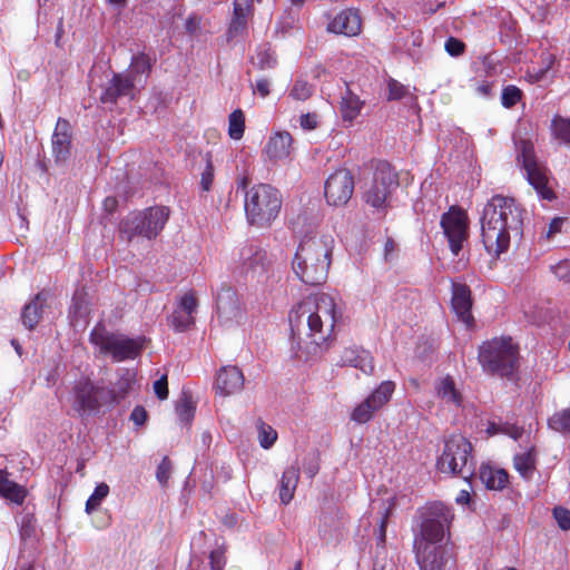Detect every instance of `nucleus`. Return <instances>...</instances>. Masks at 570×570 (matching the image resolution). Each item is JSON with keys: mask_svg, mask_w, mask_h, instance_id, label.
<instances>
[{"mask_svg": "<svg viewBox=\"0 0 570 570\" xmlns=\"http://www.w3.org/2000/svg\"><path fill=\"white\" fill-rule=\"evenodd\" d=\"M515 148L517 161L538 197L541 200H554L556 194L549 185V169L538 160L533 144L530 140L520 139L515 142Z\"/></svg>", "mask_w": 570, "mask_h": 570, "instance_id": "9d476101", "label": "nucleus"}, {"mask_svg": "<svg viewBox=\"0 0 570 570\" xmlns=\"http://www.w3.org/2000/svg\"><path fill=\"white\" fill-rule=\"evenodd\" d=\"M253 0H234L233 14L227 29V39L233 40L246 35L248 22L254 16Z\"/></svg>", "mask_w": 570, "mask_h": 570, "instance_id": "aec40b11", "label": "nucleus"}, {"mask_svg": "<svg viewBox=\"0 0 570 570\" xmlns=\"http://www.w3.org/2000/svg\"><path fill=\"white\" fill-rule=\"evenodd\" d=\"M420 532L414 539L415 559L420 570H442L451 558L443 544L453 514L442 502H432L420 512Z\"/></svg>", "mask_w": 570, "mask_h": 570, "instance_id": "f03ea898", "label": "nucleus"}, {"mask_svg": "<svg viewBox=\"0 0 570 570\" xmlns=\"http://www.w3.org/2000/svg\"><path fill=\"white\" fill-rule=\"evenodd\" d=\"M354 190V179L350 170L342 168L332 174L323 186V195L330 205L346 204Z\"/></svg>", "mask_w": 570, "mask_h": 570, "instance_id": "dca6fc26", "label": "nucleus"}, {"mask_svg": "<svg viewBox=\"0 0 570 570\" xmlns=\"http://www.w3.org/2000/svg\"><path fill=\"white\" fill-rule=\"evenodd\" d=\"M464 43L460 39L454 37L448 38L444 45L445 51L452 57H459L460 55H462L464 51Z\"/></svg>", "mask_w": 570, "mask_h": 570, "instance_id": "3c124183", "label": "nucleus"}, {"mask_svg": "<svg viewBox=\"0 0 570 570\" xmlns=\"http://www.w3.org/2000/svg\"><path fill=\"white\" fill-rule=\"evenodd\" d=\"M480 225L485 250L499 257L509 249L512 237H522L523 209L513 198L494 195L483 206Z\"/></svg>", "mask_w": 570, "mask_h": 570, "instance_id": "f257e3e1", "label": "nucleus"}, {"mask_svg": "<svg viewBox=\"0 0 570 570\" xmlns=\"http://www.w3.org/2000/svg\"><path fill=\"white\" fill-rule=\"evenodd\" d=\"M485 432L490 436L501 434V423L489 422Z\"/></svg>", "mask_w": 570, "mask_h": 570, "instance_id": "0e129e2a", "label": "nucleus"}, {"mask_svg": "<svg viewBox=\"0 0 570 570\" xmlns=\"http://www.w3.org/2000/svg\"><path fill=\"white\" fill-rule=\"evenodd\" d=\"M177 414L179 416V420L184 423H190V421L194 417L195 407L193 405V401L188 397L183 399L177 407H176Z\"/></svg>", "mask_w": 570, "mask_h": 570, "instance_id": "a18cd8bd", "label": "nucleus"}, {"mask_svg": "<svg viewBox=\"0 0 570 570\" xmlns=\"http://www.w3.org/2000/svg\"><path fill=\"white\" fill-rule=\"evenodd\" d=\"M493 83L489 81H481L476 85L475 91L479 96L488 98L492 94Z\"/></svg>", "mask_w": 570, "mask_h": 570, "instance_id": "052dcab7", "label": "nucleus"}, {"mask_svg": "<svg viewBox=\"0 0 570 570\" xmlns=\"http://www.w3.org/2000/svg\"><path fill=\"white\" fill-rule=\"evenodd\" d=\"M298 476V469L295 466H288L283 472L278 487V495L282 503L287 504L293 499L297 487Z\"/></svg>", "mask_w": 570, "mask_h": 570, "instance_id": "7c9ffc66", "label": "nucleus"}, {"mask_svg": "<svg viewBox=\"0 0 570 570\" xmlns=\"http://www.w3.org/2000/svg\"><path fill=\"white\" fill-rule=\"evenodd\" d=\"M252 62L259 69H269L276 66V57L271 48L264 45L256 49Z\"/></svg>", "mask_w": 570, "mask_h": 570, "instance_id": "c9c22d12", "label": "nucleus"}, {"mask_svg": "<svg viewBox=\"0 0 570 570\" xmlns=\"http://www.w3.org/2000/svg\"><path fill=\"white\" fill-rule=\"evenodd\" d=\"M399 187V177L387 161H379L370 183L362 186L363 199L377 214L384 215L390 207L391 194Z\"/></svg>", "mask_w": 570, "mask_h": 570, "instance_id": "1a4fd4ad", "label": "nucleus"}, {"mask_svg": "<svg viewBox=\"0 0 570 570\" xmlns=\"http://www.w3.org/2000/svg\"><path fill=\"white\" fill-rule=\"evenodd\" d=\"M214 181V166L209 157L206 158V166L202 173L200 185L202 189L209 191Z\"/></svg>", "mask_w": 570, "mask_h": 570, "instance_id": "09e8293b", "label": "nucleus"}, {"mask_svg": "<svg viewBox=\"0 0 570 570\" xmlns=\"http://www.w3.org/2000/svg\"><path fill=\"white\" fill-rule=\"evenodd\" d=\"M299 125H301L302 129H304V130L316 129L317 125H318V116H317V114H315V112H313V114L307 112V114L301 115V117H299Z\"/></svg>", "mask_w": 570, "mask_h": 570, "instance_id": "864d4df0", "label": "nucleus"}, {"mask_svg": "<svg viewBox=\"0 0 570 570\" xmlns=\"http://www.w3.org/2000/svg\"><path fill=\"white\" fill-rule=\"evenodd\" d=\"M470 501V492L468 490H461L455 498L458 504H465Z\"/></svg>", "mask_w": 570, "mask_h": 570, "instance_id": "338daca9", "label": "nucleus"}, {"mask_svg": "<svg viewBox=\"0 0 570 570\" xmlns=\"http://www.w3.org/2000/svg\"><path fill=\"white\" fill-rule=\"evenodd\" d=\"M254 91L263 98L269 95V81L266 78L257 79L255 82Z\"/></svg>", "mask_w": 570, "mask_h": 570, "instance_id": "bf43d9fd", "label": "nucleus"}, {"mask_svg": "<svg viewBox=\"0 0 570 570\" xmlns=\"http://www.w3.org/2000/svg\"><path fill=\"white\" fill-rule=\"evenodd\" d=\"M562 224H563V219L562 218H560V217L553 218L550 222V224H549V228H548V232H547V237L550 238L556 233H559L561 230Z\"/></svg>", "mask_w": 570, "mask_h": 570, "instance_id": "680f3d73", "label": "nucleus"}, {"mask_svg": "<svg viewBox=\"0 0 570 570\" xmlns=\"http://www.w3.org/2000/svg\"><path fill=\"white\" fill-rule=\"evenodd\" d=\"M451 305L459 320L466 325H470L473 317L471 314V291L468 285L461 283H452Z\"/></svg>", "mask_w": 570, "mask_h": 570, "instance_id": "393cba45", "label": "nucleus"}, {"mask_svg": "<svg viewBox=\"0 0 570 570\" xmlns=\"http://www.w3.org/2000/svg\"><path fill=\"white\" fill-rule=\"evenodd\" d=\"M472 444L461 434H453L444 442L442 454L438 458L436 468L442 473L460 475L469 481L474 475L475 464L472 456Z\"/></svg>", "mask_w": 570, "mask_h": 570, "instance_id": "0eeeda50", "label": "nucleus"}, {"mask_svg": "<svg viewBox=\"0 0 570 570\" xmlns=\"http://www.w3.org/2000/svg\"><path fill=\"white\" fill-rule=\"evenodd\" d=\"M216 314L220 325L230 327L242 323L244 312L237 293L232 287H222L216 297Z\"/></svg>", "mask_w": 570, "mask_h": 570, "instance_id": "f3484780", "label": "nucleus"}, {"mask_svg": "<svg viewBox=\"0 0 570 570\" xmlns=\"http://www.w3.org/2000/svg\"><path fill=\"white\" fill-rule=\"evenodd\" d=\"M209 563L212 570H223L226 563L224 551L220 549L212 551L209 554Z\"/></svg>", "mask_w": 570, "mask_h": 570, "instance_id": "5fc2aeb1", "label": "nucleus"}, {"mask_svg": "<svg viewBox=\"0 0 570 570\" xmlns=\"http://www.w3.org/2000/svg\"><path fill=\"white\" fill-rule=\"evenodd\" d=\"M312 92V86L307 81L298 79L294 82L289 96L295 100L304 101L311 97Z\"/></svg>", "mask_w": 570, "mask_h": 570, "instance_id": "37998d69", "label": "nucleus"}, {"mask_svg": "<svg viewBox=\"0 0 570 570\" xmlns=\"http://www.w3.org/2000/svg\"><path fill=\"white\" fill-rule=\"evenodd\" d=\"M387 100L390 101L400 100L410 94V89L407 86H404L403 83L393 78H390L387 80Z\"/></svg>", "mask_w": 570, "mask_h": 570, "instance_id": "c03bdc74", "label": "nucleus"}, {"mask_svg": "<svg viewBox=\"0 0 570 570\" xmlns=\"http://www.w3.org/2000/svg\"><path fill=\"white\" fill-rule=\"evenodd\" d=\"M169 209L164 206L149 207L142 212L131 213L121 220L119 229L124 239L132 242L136 237L151 240L165 227Z\"/></svg>", "mask_w": 570, "mask_h": 570, "instance_id": "6e6552de", "label": "nucleus"}, {"mask_svg": "<svg viewBox=\"0 0 570 570\" xmlns=\"http://www.w3.org/2000/svg\"><path fill=\"white\" fill-rule=\"evenodd\" d=\"M478 360L484 373L512 381L519 368V350L511 337H494L479 347Z\"/></svg>", "mask_w": 570, "mask_h": 570, "instance_id": "20e7f679", "label": "nucleus"}, {"mask_svg": "<svg viewBox=\"0 0 570 570\" xmlns=\"http://www.w3.org/2000/svg\"><path fill=\"white\" fill-rule=\"evenodd\" d=\"M513 463L515 470L520 473V475L525 480H530L535 469V459L533 450L530 449L524 453L515 454Z\"/></svg>", "mask_w": 570, "mask_h": 570, "instance_id": "72a5a7b5", "label": "nucleus"}, {"mask_svg": "<svg viewBox=\"0 0 570 570\" xmlns=\"http://www.w3.org/2000/svg\"><path fill=\"white\" fill-rule=\"evenodd\" d=\"M551 268L558 279L566 283L570 282V259L561 261Z\"/></svg>", "mask_w": 570, "mask_h": 570, "instance_id": "8fccbe9b", "label": "nucleus"}, {"mask_svg": "<svg viewBox=\"0 0 570 570\" xmlns=\"http://www.w3.org/2000/svg\"><path fill=\"white\" fill-rule=\"evenodd\" d=\"M435 391L438 396L445 403L454 406L461 405V394L455 387L451 376H445L436 381Z\"/></svg>", "mask_w": 570, "mask_h": 570, "instance_id": "2f4dec72", "label": "nucleus"}, {"mask_svg": "<svg viewBox=\"0 0 570 570\" xmlns=\"http://www.w3.org/2000/svg\"><path fill=\"white\" fill-rule=\"evenodd\" d=\"M282 195L272 185L257 184L245 193V214L250 225L269 226L282 208Z\"/></svg>", "mask_w": 570, "mask_h": 570, "instance_id": "39448f33", "label": "nucleus"}, {"mask_svg": "<svg viewBox=\"0 0 570 570\" xmlns=\"http://www.w3.org/2000/svg\"><path fill=\"white\" fill-rule=\"evenodd\" d=\"M137 88L135 79H130L125 73H114L104 88L100 100L104 104H115L120 97L132 99Z\"/></svg>", "mask_w": 570, "mask_h": 570, "instance_id": "4be33fe9", "label": "nucleus"}, {"mask_svg": "<svg viewBox=\"0 0 570 570\" xmlns=\"http://www.w3.org/2000/svg\"><path fill=\"white\" fill-rule=\"evenodd\" d=\"M394 390V382L383 381L363 402L354 407L351 420L358 424L371 421L374 413L390 401Z\"/></svg>", "mask_w": 570, "mask_h": 570, "instance_id": "ddd939ff", "label": "nucleus"}, {"mask_svg": "<svg viewBox=\"0 0 570 570\" xmlns=\"http://www.w3.org/2000/svg\"><path fill=\"white\" fill-rule=\"evenodd\" d=\"M49 293H38L31 302L24 305L21 312V320L28 330H33L42 317Z\"/></svg>", "mask_w": 570, "mask_h": 570, "instance_id": "cd10ccee", "label": "nucleus"}, {"mask_svg": "<svg viewBox=\"0 0 570 570\" xmlns=\"http://www.w3.org/2000/svg\"><path fill=\"white\" fill-rule=\"evenodd\" d=\"M501 434H505L513 440H519L523 434V429L513 423H501Z\"/></svg>", "mask_w": 570, "mask_h": 570, "instance_id": "4d7b16f0", "label": "nucleus"}, {"mask_svg": "<svg viewBox=\"0 0 570 570\" xmlns=\"http://www.w3.org/2000/svg\"><path fill=\"white\" fill-rule=\"evenodd\" d=\"M109 494V485L107 483H99L92 494L88 498L86 502V512L88 514L92 513L101 504V502L107 498Z\"/></svg>", "mask_w": 570, "mask_h": 570, "instance_id": "58836bf2", "label": "nucleus"}, {"mask_svg": "<svg viewBox=\"0 0 570 570\" xmlns=\"http://www.w3.org/2000/svg\"><path fill=\"white\" fill-rule=\"evenodd\" d=\"M243 372L236 366H224L219 370L215 381V389L222 396L239 393L244 387Z\"/></svg>", "mask_w": 570, "mask_h": 570, "instance_id": "b1692460", "label": "nucleus"}, {"mask_svg": "<svg viewBox=\"0 0 570 570\" xmlns=\"http://www.w3.org/2000/svg\"><path fill=\"white\" fill-rule=\"evenodd\" d=\"M362 30V18L357 9L338 12L327 24V31L345 37H355Z\"/></svg>", "mask_w": 570, "mask_h": 570, "instance_id": "412c9836", "label": "nucleus"}, {"mask_svg": "<svg viewBox=\"0 0 570 570\" xmlns=\"http://www.w3.org/2000/svg\"><path fill=\"white\" fill-rule=\"evenodd\" d=\"M149 71L150 60L146 55L140 53L132 57L129 69L125 75L130 77V79H135V85L140 87L145 85Z\"/></svg>", "mask_w": 570, "mask_h": 570, "instance_id": "473e14b6", "label": "nucleus"}, {"mask_svg": "<svg viewBox=\"0 0 570 570\" xmlns=\"http://www.w3.org/2000/svg\"><path fill=\"white\" fill-rule=\"evenodd\" d=\"M197 307L198 302L195 294L193 292L185 293L169 317V325L177 332L189 330L195 323L194 314Z\"/></svg>", "mask_w": 570, "mask_h": 570, "instance_id": "6ab92c4d", "label": "nucleus"}, {"mask_svg": "<svg viewBox=\"0 0 570 570\" xmlns=\"http://www.w3.org/2000/svg\"><path fill=\"white\" fill-rule=\"evenodd\" d=\"M154 392L159 400H166L168 397V383L167 375L163 374L155 383H154Z\"/></svg>", "mask_w": 570, "mask_h": 570, "instance_id": "6e6d98bb", "label": "nucleus"}, {"mask_svg": "<svg viewBox=\"0 0 570 570\" xmlns=\"http://www.w3.org/2000/svg\"><path fill=\"white\" fill-rule=\"evenodd\" d=\"M316 247V242L303 240L298 245L293 261L294 273L302 282L309 285L320 283Z\"/></svg>", "mask_w": 570, "mask_h": 570, "instance_id": "f8f14e48", "label": "nucleus"}, {"mask_svg": "<svg viewBox=\"0 0 570 570\" xmlns=\"http://www.w3.org/2000/svg\"><path fill=\"white\" fill-rule=\"evenodd\" d=\"M256 428L259 445L265 450L271 449L278 436L276 430L262 420L257 421Z\"/></svg>", "mask_w": 570, "mask_h": 570, "instance_id": "e433bc0d", "label": "nucleus"}, {"mask_svg": "<svg viewBox=\"0 0 570 570\" xmlns=\"http://www.w3.org/2000/svg\"><path fill=\"white\" fill-rule=\"evenodd\" d=\"M411 41L413 47H420L422 42L421 35H415L414 32L411 33Z\"/></svg>", "mask_w": 570, "mask_h": 570, "instance_id": "774afa93", "label": "nucleus"}, {"mask_svg": "<svg viewBox=\"0 0 570 570\" xmlns=\"http://www.w3.org/2000/svg\"><path fill=\"white\" fill-rule=\"evenodd\" d=\"M479 476L489 490H502L509 483V474L505 470L485 464L480 466Z\"/></svg>", "mask_w": 570, "mask_h": 570, "instance_id": "c756f323", "label": "nucleus"}, {"mask_svg": "<svg viewBox=\"0 0 570 570\" xmlns=\"http://www.w3.org/2000/svg\"><path fill=\"white\" fill-rule=\"evenodd\" d=\"M553 518L561 530L570 529V510L563 507L553 508Z\"/></svg>", "mask_w": 570, "mask_h": 570, "instance_id": "de8ad7c7", "label": "nucleus"}, {"mask_svg": "<svg viewBox=\"0 0 570 570\" xmlns=\"http://www.w3.org/2000/svg\"><path fill=\"white\" fill-rule=\"evenodd\" d=\"M245 116L240 109L234 110L228 117V135L234 140H239L244 136Z\"/></svg>", "mask_w": 570, "mask_h": 570, "instance_id": "4c0bfd02", "label": "nucleus"}, {"mask_svg": "<svg viewBox=\"0 0 570 570\" xmlns=\"http://www.w3.org/2000/svg\"><path fill=\"white\" fill-rule=\"evenodd\" d=\"M441 227L453 255H459L468 238L466 216L461 209L450 208L441 217Z\"/></svg>", "mask_w": 570, "mask_h": 570, "instance_id": "2eb2a0df", "label": "nucleus"}, {"mask_svg": "<svg viewBox=\"0 0 570 570\" xmlns=\"http://www.w3.org/2000/svg\"><path fill=\"white\" fill-rule=\"evenodd\" d=\"M90 342L102 355H109L115 362L135 360L145 347L146 338L142 336L128 337L120 333H112L102 325H97L90 333Z\"/></svg>", "mask_w": 570, "mask_h": 570, "instance_id": "423d86ee", "label": "nucleus"}, {"mask_svg": "<svg viewBox=\"0 0 570 570\" xmlns=\"http://www.w3.org/2000/svg\"><path fill=\"white\" fill-rule=\"evenodd\" d=\"M106 394L102 386L96 385L91 380L82 377L73 383L69 402L79 414H89L98 411Z\"/></svg>", "mask_w": 570, "mask_h": 570, "instance_id": "9b49d317", "label": "nucleus"}, {"mask_svg": "<svg viewBox=\"0 0 570 570\" xmlns=\"http://www.w3.org/2000/svg\"><path fill=\"white\" fill-rule=\"evenodd\" d=\"M522 96L523 92L519 87L514 85L504 86L501 94V104L504 108L510 109L522 99Z\"/></svg>", "mask_w": 570, "mask_h": 570, "instance_id": "a19ab883", "label": "nucleus"}, {"mask_svg": "<svg viewBox=\"0 0 570 570\" xmlns=\"http://www.w3.org/2000/svg\"><path fill=\"white\" fill-rule=\"evenodd\" d=\"M71 127L70 124L59 118L52 135V154L57 161H65L70 155Z\"/></svg>", "mask_w": 570, "mask_h": 570, "instance_id": "bb28decb", "label": "nucleus"}, {"mask_svg": "<svg viewBox=\"0 0 570 570\" xmlns=\"http://www.w3.org/2000/svg\"><path fill=\"white\" fill-rule=\"evenodd\" d=\"M323 311L326 315V322L330 323V333L323 336V344H331L337 337V334L345 327V318L342 308L336 304L334 296L323 293ZM325 321L323 320V324Z\"/></svg>", "mask_w": 570, "mask_h": 570, "instance_id": "5701e85b", "label": "nucleus"}, {"mask_svg": "<svg viewBox=\"0 0 570 570\" xmlns=\"http://www.w3.org/2000/svg\"><path fill=\"white\" fill-rule=\"evenodd\" d=\"M135 382L136 373L131 370H125L117 383L119 394L125 396L132 389Z\"/></svg>", "mask_w": 570, "mask_h": 570, "instance_id": "49530a36", "label": "nucleus"}, {"mask_svg": "<svg viewBox=\"0 0 570 570\" xmlns=\"http://www.w3.org/2000/svg\"><path fill=\"white\" fill-rule=\"evenodd\" d=\"M338 364L341 366L348 365L355 367L366 375H371L374 372V358L372 354L357 346L345 348Z\"/></svg>", "mask_w": 570, "mask_h": 570, "instance_id": "a878e982", "label": "nucleus"}, {"mask_svg": "<svg viewBox=\"0 0 570 570\" xmlns=\"http://www.w3.org/2000/svg\"><path fill=\"white\" fill-rule=\"evenodd\" d=\"M362 108V102L357 97L343 98L341 102V112L344 120L352 121L357 117Z\"/></svg>", "mask_w": 570, "mask_h": 570, "instance_id": "ea45409f", "label": "nucleus"}, {"mask_svg": "<svg viewBox=\"0 0 570 570\" xmlns=\"http://www.w3.org/2000/svg\"><path fill=\"white\" fill-rule=\"evenodd\" d=\"M8 475L7 471L0 470V497L21 505L27 498L28 491L23 485L11 481Z\"/></svg>", "mask_w": 570, "mask_h": 570, "instance_id": "c85d7f7f", "label": "nucleus"}, {"mask_svg": "<svg viewBox=\"0 0 570 570\" xmlns=\"http://www.w3.org/2000/svg\"><path fill=\"white\" fill-rule=\"evenodd\" d=\"M147 411L140 405L134 407L130 414V420L138 426L144 425L147 421Z\"/></svg>", "mask_w": 570, "mask_h": 570, "instance_id": "13d9d810", "label": "nucleus"}, {"mask_svg": "<svg viewBox=\"0 0 570 570\" xmlns=\"http://www.w3.org/2000/svg\"><path fill=\"white\" fill-rule=\"evenodd\" d=\"M396 245L392 238H387L384 244V259L386 262L392 259V255L395 252Z\"/></svg>", "mask_w": 570, "mask_h": 570, "instance_id": "e2e57ef3", "label": "nucleus"}, {"mask_svg": "<svg viewBox=\"0 0 570 570\" xmlns=\"http://www.w3.org/2000/svg\"><path fill=\"white\" fill-rule=\"evenodd\" d=\"M242 273L258 283H264L268 277L271 261L267 252L262 247L248 244L239 253Z\"/></svg>", "mask_w": 570, "mask_h": 570, "instance_id": "4468645a", "label": "nucleus"}, {"mask_svg": "<svg viewBox=\"0 0 570 570\" xmlns=\"http://www.w3.org/2000/svg\"><path fill=\"white\" fill-rule=\"evenodd\" d=\"M390 514V508H384L383 514L380 518L379 527L374 531V537L376 540V549L377 554L380 553L379 550L385 549V542H386V525H387V519Z\"/></svg>", "mask_w": 570, "mask_h": 570, "instance_id": "79ce46f5", "label": "nucleus"}, {"mask_svg": "<svg viewBox=\"0 0 570 570\" xmlns=\"http://www.w3.org/2000/svg\"><path fill=\"white\" fill-rule=\"evenodd\" d=\"M117 199L115 197H107L104 200V208L108 213H112L117 207Z\"/></svg>", "mask_w": 570, "mask_h": 570, "instance_id": "69168bd1", "label": "nucleus"}, {"mask_svg": "<svg viewBox=\"0 0 570 570\" xmlns=\"http://www.w3.org/2000/svg\"><path fill=\"white\" fill-rule=\"evenodd\" d=\"M293 137L286 130H276L271 134L264 148L263 155L273 164L291 160L293 154Z\"/></svg>", "mask_w": 570, "mask_h": 570, "instance_id": "a211bd4d", "label": "nucleus"}, {"mask_svg": "<svg viewBox=\"0 0 570 570\" xmlns=\"http://www.w3.org/2000/svg\"><path fill=\"white\" fill-rule=\"evenodd\" d=\"M171 464L168 458H164L157 466L156 478L161 485H165L170 476Z\"/></svg>", "mask_w": 570, "mask_h": 570, "instance_id": "603ef678", "label": "nucleus"}, {"mask_svg": "<svg viewBox=\"0 0 570 570\" xmlns=\"http://www.w3.org/2000/svg\"><path fill=\"white\" fill-rule=\"evenodd\" d=\"M320 298L308 295L295 309L289 313L291 331L297 337L299 357L306 361L320 352L318 336L321 334Z\"/></svg>", "mask_w": 570, "mask_h": 570, "instance_id": "7ed1b4c3", "label": "nucleus"}, {"mask_svg": "<svg viewBox=\"0 0 570 570\" xmlns=\"http://www.w3.org/2000/svg\"><path fill=\"white\" fill-rule=\"evenodd\" d=\"M551 131L556 139L570 147V119L556 116L551 122Z\"/></svg>", "mask_w": 570, "mask_h": 570, "instance_id": "f704fd0d", "label": "nucleus"}]
</instances>
